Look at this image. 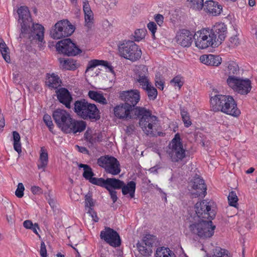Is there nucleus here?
Returning a JSON list of instances; mask_svg holds the SVG:
<instances>
[{
    "mask_svg": "<svg viewBox=\"0 0 257 257\" xmlns=\"http://www.w3.org/2000/svg\"><path fill=\"white\" fill-rule=\"evenodd\" d=\"M52 117L58 127L66 134L80 133L86 128L85 121L75 120L64 109H56L53 112Z\"/></svg>",
    "mask_w": 257,
    "mask_h": 257,
    "instance_id": "nucleus-1",
    "label": "nucleus"
},
{
    "mask_svg": "<svg viewBox=\"0 0 257 257\" xmlns=\"http://www.w3.org/2000/svg\"><path fill=\"white\" fill-rule=\"evenodd\" d=\"M210 101L212 110L214 112L221 111L233 116H237L240 113L231 96L217 94L211 96Z\"/></svg>",
    "mask_w": 257,
    "mask_h": 257,
    "instance_id": "nucleus-2",
    "label": "nucleus"
},
{
    "mask_svg": "<svg viewBox=\"0 0 257 257\" xmlns=\"http://www.w3.org/2000/svg\"><path fill=\"white\" fill-rule=\"evenodd\" d=\"M137 118H139V125L145 134L151 137L163 136L158 131V119L152 114L151 111L142 107L138 110Z\"/></svg>",
    "mask_w": 257,
    "mask_h": 257,
    "instance_id": "nucleus-3",
    "label": "nucleus"
},
{
    "mask_svg": "<svg viewBox=\"0 0 257 257\" xmlns=\"http://www.w3.org/2000/svg\"><path fill=\"white\" fill-rule=\"evenodd\" d=\"M74 111L84 119L96 121L100 118L99 109L94 104L89 103L85 99L75 101Z\"/></svg>",
    "mask_w": 257,
    "mask_h": 257,
    "instance_id": "nucleus-4",
    "label": "nucleus"
},
{
    "mask_svg": "<svg viewBox=\"0 0 257 257\" xmlns=\"http://www.w3.org/2000/svg\"><path fill=\"white\" fill-rule=\"evenodd\" d=\"M189 228L193 234L201 238L206 239L213 236L215 226L213 225L212 220H197V221L192 222Z\"/></svg>",
    "mask_w": 257,
    "mask_h": 257,
    "instance_id": "nucleus-5",
    "label": "nucleus"
},
{
    "mask_svg": "<svg viewBox=\"0 0 257 257\" xmlns=\"http://www.w3.org/2000/svg\"><path fill=\"white\" fill-rule=\"evenodd\" d=\"M119 55L133 62L139 60L142 55V51L139 46L133 41H124L118 45Z\"/></svg>",
    "mask_w": 257,
    "mask_h": 257,
    "instance_id": "nucleus-6",
    "label": "nucleus"
},
{
    "mask_svg": "<svg viewBox=\"0 0 257 257\" xmlns=\"http://www.w3.org/2000/svg\"><path fill=\"white\" fill-rule=\"evenodd\" d=\"M195 209L198 220H203V219L212 220L215 218L216 214L214 202L207 201L206 200L196 203Z\"/></svg>",
    "mask_w": 257,
    "mask_h": 257,
    "instance_id": "nucleus-7",
    "label": "nucleus"
},
{
    "mask_svg": "<svg viewBox=\"0 0 257 257\" xmlns=\"http://www.w3.org/2000/svg\"><path fill=\"white\" fill-rule=\"evenodd\" d=\"M75 27L67 20L59 21L55 25V29L51 31L50 35L54 39H60L71 36Z\"/></svg>",
    "mask_w": 257,
    "mask_h": 257,
    "instance_id": "nucleus-8",
    "label": "nucleus"
},
{
    "mask_svg": "<svg viewBox=\"0 0 257 257\" xmlns=\"http://www.w3.org/2000/svg\"><path fill=\"white\" fill-rule=\"evenodd\" d=\"M97 163L99 166L104 168L107 173L116 175L120 172L119 162L114 157L109 155L101 156L97 159Z\"/></svg>",
    "mask_w": 257,
    "mask_h": 257,
    "instance_id": "nucleus-9",
    "label": "nucleus"
},
{
    "mask_svg": "<svg viewBox=\"0 0 257 257\" xmlns=\"http://www.w3.org/2000/svg\"><path fill=\"white\" fill-rule=\"evenodd\" d=\"M227 83L235 92L241 95H246L251 90V81L248 79H241L236 76H229Z\"/></svg>",
    "mask_w": 257,
    "mask_h": 257,
    "instance_id": "nucleus-10",
    "label": "nucleus"
},
{
    "mask_svg": "<svg viewBox=\"0 0 257 257\" xmlns=\"http://www.w3.org/2000/svg\"><path fill=\"white\" fill-rule=\"evenodd\" d=\"M57 51L67 56H76L82 52V51L72 42L69 38L59 41L56 45Z\"/></svg>",
    "mask_w": 257,
    "mask_h": 257,
    "instance_id": "nucleus-11",
    "label": "nucleus"
},
{
    "mask_svg": "<svg viewBox=\"0 0 257 257\" xmlns=\"http://www.w3.org/2000/svg\"><path fill=\"white\" fill-rule=\"evenodd\" d=\"M208 30L214 48L219 46L224 41L227 34V28L224 23H216L211 29L208 28Z\"/></svg>",
    "mask_w": 257,
    "mask_h": 257,
    "instance_id": "nucleus-12",
    "label": "nucleus"
},
{
    "mask_svg": "<svg viewBox=\"0 0 257 257\" xmlns=\"http://www.w3.org/2000/svg\"><path fill=\"white\" fill-rule=\"evenodd\" d=\"M193 39L196 47L199 49H206L209 47L214 48L208 28H204L196 32L194 34Z\"/></svg>",
    "mask_w": 257,
    "mask_h": 257,
    "instance_id": "nucleus-13",
    "label": "nucleus"
},
{
    "mask_svg": "<svg viewBox=\"0 0 257 257\" xmlns=\"http://www.w3.org/2000/svg\"><path fill=\"white\" fill-rule=\"evenodd\" d=\"M119 98L124 104L130 106V108L135 109L137 108L136 105L140 100V92L137 89L120 91Z\"/></svg>",
    "mask_w": 257,
    "mask_h": 257,
    "instance_id": "nucleus-14",
    "label": "nucleus"
},
{
    "mask_svg": "<svg viewBox=\"0 0 257 257\" xmlns=\"http://www.w3.org/2000/svg\"><path fill=\"white\" fill-rule=\"evenodd\" d=\"M142 107H137V108L133 109L124 103L116 106L114 108V114L115 116L119 118H125L126 119L137 118L138 114V110H140Z\"/></svg>",
    "mask_w": 257,
    "mask_h": 257,
    "instance_id": "nucleus-15",
    "label": "nucleus"
},
{
    "mask_svg": "<svg viewBox=\"0 0 257 257\" xmlns=\"http://www.w3.org/2000/svg\"><path fill=\"white\" fill-rule=\"evenodd\" d=\"M186 152L183 146H169L167 153L173 163L184 165L186 163L184 160L187 156Z\"/></svg>",
    "mask_w": 257,
    "mask_h": 257,
    "instance_id": "nucleus-16",
    "label": "nucleus"
},
{
    "mask_svg": "<svg viewBox=\"0 0 257 257\" xmlns=\"http://www.w3.org/2000/svg\"><path fill=\"white\" fill-rule=\"evenodd\" d=\"M100 237L113 247H118L121 244V239L118 233L110 227H105L104 230L100 232Z\"/></svg>",
    "mask_w": 257,
    "mask_h": 257,
    "instance_id": "nucleus-17",
    "label": "nucleus"
},
{
    "mask_svg": "<svg viewBox=\"0 0 257 257\" xmlns=\"http://www.w3.org/2000/svg\"><path fill=\"white\" fill-rule=\"evenodd\" d=\"M31 24L28 25V30L24 34L22 38L28 37L31 41L36 40L42 42L44 40V28L39 24L33 23L32 27H31Z\"/></svg>",
    "mask_w": 257,
    "mask_h": 257,
    "instance_id": "nucleus-18",
    "label": "nucleus"
},
{
    "mask_svg": "<svg viewBox=\"0 0 257 257\" xmlns=\"http://www.w3.org/2000/svg\"><path fill=\"white\" fill-rule=\"evenodd\" d=\"M17 13L19 15V21H22L21 22V32L20 34L19 38L22 39L24 34L27 33L28 30L27 29L28 25L31 24L32 19L30 16V13L29 9L26 6H21L18 9Z\"/></svg>",
    "mask_w": 257,
    "mask_h": 257,
    "instance_id": "nucleus-19",
    "label": "nucleus"
},
{
    "mask_svg": "<svg viewBox=\"0 0 257 257\" xmlns=\"http://www.w3.org/2000/svg\"><path fill=\"white\" fill-rule=\"evenodd\" d=\"M79 168L83 169V177L90 183L97 186H103L105 183L108 182V180L102 178L93 177L95 175L92 168L88 165L80 164L78 165Z\"/></svg>",
    "mask_w": 257,
    "mask_h": 257,
    "instance_id": "nucleus-20",
    "label": "nucleus"
},
{
    "mask_svg": "<svg viewBox=\"0 0 257 257\" xmlns=\"http://www.w3.org/2000/svg\"><path fill=\"white\" fill-rule=\"evenodd\" d=\"M108 182L106 183L103 186H100L107 189L110 194L111 199L113 203H115L117 199L116 192L113 189H120L122 187L123 181L114 178H108Z\"/></svg>",
    "mask_w": 257,
    "mask_h": 257,
    "instance_id": "nucleus-21",
    "label": "nucleus"
},
{
    "mask_svg": "<svg viewBox=\"0 0 257 257\" xmlns=\"http://www.w3.org/2000/svg\"><path fill=\"white\" fill-rule=\"evenodd\" d=\"M55 92L59 102L65 105L66 108H71L73 98L69 91L66 88L61 87L56 90Z\"/></svg>",
    "mask_w": 257,
    "mask_h": 257,
    "instance_id": "nucleus-22",
    "label": "nucleus"
},
{
    "mask_svg": "<svg viewBox=\"0 0 257 257\" xmlns=\"http://www.w3.org/2000/svg\"><path fill=\"white\" fill-rule=\"evenodd\" d=\"M193 36L189 30L183 29L177 34V42L183 47H189L192 43Z\"/></svg>",
    "mask_w": 257,
    "mask_h": 257,
    "instance_id": "nucleus-23",
    "label": "nucleus"
},
{
    "mask_svg": "<svg viewBox=\"0 0 257 257\" xmlns=\"http://www.w3.org/2000/svg\"><path fill=\"white\" fill-rule=\"evenodd\" d=\"M192 188L196 192L193 193L195 197H204L206 193V187L204 181L199 177H195L192 181Z\"/></svg>",
    "mask_w": 257,
    "mask_h": 257,
    "instance_id": "nucleus-24",
    "label": "nucleus"
},
{
    "mask_svg": "<svg viewBox=\"0 0 257 257\" xmlns=\"http://www.w3.org/2000/svg\"><path fill=\"white\" fill-rule=\"evenodd\" d=\"M62 83V80L57 74L54 73L46 74L45 85L49 89L57 90L61 86Z\"/></svg>",
    "mask_w": 257,
    "mask_h": 257,
    "instance_id": "nucleus-25",
    "label": "nucleus"
},
{
    "mask_svg": "<svg viewBox=\"0 0 257 257\" xmlns=\"http://www.w3.org/2000/svg\"><path fill=\"white\" fill-rule=\"evenodd\" d=\"M204 11L212 15L213 16H216L220 14L222 11V6L218 5L217 3L213 1H207L204 4Z\"/></svg>",
    "mask_w": 257,
    "mask_h": 257,
    "instance_id": "nucleus-26",
    "label": "nucleus"
},
{
    "mask_svg": "<svg viewBox=\"0 0 257 257\" xmlns=\"http://www.w3.org/2000/svg\"><path fill=\"white\" fill-rule=\"evenodd\" d=\"M200 60L204 64L213 66H218L222 61V59L219 56L212 54L202 55L200 57Z\"/></svg>",
    "mask_w": 257,
    "mask_h": 257,
    "instance_id": "nucleus-27",
    "label": "nucleus"
},
{
    "mask_svg": "<svg viewBox=\"0 0 257 257\" xmlns=\"http://www.w3.org/2000/svg\"><path fill=\"white\" fill-rule=\"evenodd\" d=\"M83 8L84 13L85 26L88 29H91L93 23V14L88 1L83 2Z\"/></svg>",
    "mask_w": 257,
    "mask_h": 257,
    "instance_id": "nucleus-28",
    "label": "nucleus"
},
{
    "mask_svg": "<svg viewBox=\"0 0 257 257\" xmlns=\"http://www.w3.org/2000/svg\"><path fill=\"white\" fill-rule=\"evenodd\" d=\"M136 187V183L133 181L128 182L126 185L123 182L122 187L120 189L122 190L123 195H125L129 194L130 197L132 198L135 196Z\"/></svg>",
    "mask_w": 257,
    "mask_h": 257,
    "instance_id": "nucleus-29",
    "label": "nucleus"
},
{
    "mask_svg": "<svg viewBox=\"0 0 257 257\" xmlns=\"http://www.w3.org/2000/svg\"><path fill=\"white\" fill-rule=\"evenodd\" d=\"M88 96L91 99L102 104H106L107 101L101 92L89 90Z\"/></svg>",
    "mask_w": 257,
    "mask_h": 257,
    "instance_id": "nucleus-30",
    "label": "nucleus"
},
{
    "mask_svg": "<svg viewBox=\"0 0 257 257\" xmlns=\"http://www.w3.org/2000/svg\"><path fill=\"white\" fill-rule=\"evenodd\" d=\"M41 153L40 155V163L38 164V167L39 169L45 170L48 162V155L47 150L44 147L41 148Z\"/></svg>",
    "mask_w": 257,
    "mask_h": 257,
    "instance_id": "nucleus-31",
    "label": "nucleus"
},
{
    "mask_svg": "<svg viewBox=\"0 0 257 257\" xmlns=\"http://www.w3.org/2000/svg\"><path fill=\"white\" fill-rule=\"evenodd\" d=\"M137 247L139 251V254L138 255L142 257H148L150 256L152 253V249L143 244L140 241H139L137 243Z\"/></svg>",
    "mask_w": 257,
    "mask_h": 257,
    "instance_id": "nucleus-32",
    "label": "nucleus"
},
{
    "mask_svg": "<svg viewBox=\"0 0 257 257\" xmlns=\"http://www.w3.org/2000/svg\"><path fill=\"white\" fill-rule=\"evenodd\" d=\"M156 257H176L175 253L169 248L162 247L158 248L156 253Z\"/></svg>",
    "mask_w": 257,
    "mask_h": 257,
    "instance_id": "nucleus-33",
    "label": "nucleus"
},
{
    "mask_svg": "<svg viewBox=\"0 0 257 257\" xmlns=\"http://www.w3.org/2000/svg\"><path fill=\"white\" fill-rule=\"evenodd\" d=\"M13 138L14 141V148L19 154L22 152V147L20 143V135L17 131L13 132Z\"/></svg>",
    "mask_w": 257,
    "mask_h": 257,
    "instance_id": "nucleus-34",
    "label": "nucleus"
},
{
    "mask_svg": "<svg viewBox=\"0 0 257 257\" xmlns=\"http://www.w3.org/2000/svg\"><path fill=\"white\" fill-rule=\"evenodd\" d=\"M9 50V49L4 41L0 42V52L3 58L7 63H10L11 61Z\"/></svg>",
    "mask_w": 257,
    "mask_h": 257,
    "instance_id": "nucleus-35",
    "label": "nucleus"
},
{
    "mask_svg": "<svg viewBox=\"0 0 257 257\" xmlns=\"http://www.w3.org/2000/svg\"><path fill=\"white\" fill-rule=\"evenodd\" d=\"M212 255L209 257H230L229 251L219 247H216L212 251Z\"/></svg>",
    "mask_w": 257,
    "mask_h": 257,
    "instance_id": "nucleus-36",
    "label": "nucleus"
},
{
    "mask_svg": "<svg viewBox=\"0 0 257 257\" xmlns=\"http://www.w3.org/2000/svg\"><path fill=\"white\" fill-rule=\"evenodd\" d=\"M147 93L148 97L150 100H155L157 96L158 92L157 89L151 84L148 86L144 89Z\"/></svg>",
    "mask_w": 257,
    "mask_h": 257,
    "instance_id": "nucleus-37",
    "label": "nucleus"
},
{
    "mask_svg": "<svg viewBox=\"0 0 257 257\" xmlns=\"http://www.w3.org/2000/svg\"><path fill=\"white\" fill-rule=\"evenodd\" d=\"M104 63H105L104 60H99L97 59L91 60L88 63L85 72L86 73L97 66L104 65Z\"/></svg>",
    "mask_w": 257,
    "mask_h": 257,
    "instance_id": "nucleus-38",
    "label": "nucleus"
},
{
    "mask_svg": "<svg viewBox=\"0 0 257 257\" xmlns=\"http://www.w3.org/2000/svg\"><path fill=\"white\" fill-rule=\"evenodd\" d=\"M59 60L64 68L68 70H74L75 68L73 60L60 59Z\"/></svg>",
    "mask_w": 257,
    "mask_h": 257,
    "instance_id": "nucleus-39",
    "label": "nucleus"
},
{
    "mask_svg": "<svg viewBox=\"0 0 257 257\" xmlns=\"http://www.w3.org/2000/svg\"><path fill=\"white\" fill-rule=\"evenodd\" d=\"M227 71L229 76H234V75L237 74L239 71L237 64L234 62H231L227 66Z\"/></svg>",
    "mask_w": 257,
    "mask_h": 257,
    "instance_id": "nucleus-40",
    "label": "nucleus"
},
{
    "mask_svg": "<svg viewBox=\"0 0 257 257\" xmlns=\"http://www.w3.org/2000/svg\"><path fill=\"white\" fill-rule=\"evenodd\" d=\"M229 204L233 207H236L237 204L238 198L235 191H231L228 196Z\"/></svg>",
    "mask_w": 257,
    "mask_h": 257,
    "instance_id": "nucleus-41",
    "label": "nucleus"
},
{
    "mask_svg": "<svg viewBox=\"0 0 257 257\" xmlns=\"http://www.w3.org/2000/svg\"><path fill=\"white\" fill-rule=\"evenodd\" d=\"M146 30L144 29H139L135 31L134 33V40L135 41L139 42L145 37Z\"/></svg>",
    "mask_w": 257,
    "mask_h": 257,
    "instance_id": "nucleus-42",
    "label": "nucleus"
},
{
    "mask_svg": "<svg viewBox=\"0 0 257 257\" xmlns=\"http://www.w3.org/2000/svg\"><path fill=\"white\" fill-rule=\"evenodd\" d=\"M181 115L184 125L186 127H189L192 122L190 120V116L188 112L184 109L181 110Z\"/></svg>",
    "mask_w": 257,
    "mask_h": 257,
    "instance_id": "nucleus-43",
    "label": "nucleus"
},
{
    "mask_svg": "<svg viewBox=\"0 0 257 257\" xmlns=\"http://www.w3.org/2000/svg\"><path fill=\"white\" fill-rule=\"evenodd\" d=\"M191 3V7L195 10H201L204 6V0H187Z\"/></svg>",
    "mask_w": 257,
    "mask_h": 257,
    "instance_id": "nucleus-44",
    "label": "nucleus"
},
{
    "mask_svg": "<svg viewBox=\"0 0 257 257\" xmlns=\"http://www.w3.org/2000/svg\"><path fill=\"white\" fill-rule=\"evenodd\" d=\"M136 80L143 89L151 84L147 76H142L140 78H136Z\"/></svg>",
    "mask_w": 257,
    "mask_h": 257,
    "instance_id": "nucleus-45",
    "label": "nucleus"
},
{
    "mask_svg": "<svg viewBox=\"0 0 257 257\" xmlns=\"http://www.w3.org/2000/svg\"><path fill=\"white\" fill-rule=\"evenodd\" d=\"M43 121L49 128V131L50 132H52V130L54 128V124L51 116L48 114H44L43 116Z\"/></svg>",
    "mask_w": 257,
    "mask_h": 257,
    "instance_id": "nucleus-46",
    "label": "nucleus"
},
{
    "mask_svg": "<svg viewBox=\"0 0 257 257\" xmlns=\"http://www.w3.org/2000/svg\"><path fill=\"white\" fill-rule=\"evenodd\" d=\"M140 242H142L143 244H144L148 247H149V248H151V249H152L154 241L150 235H147L145 236L143 240Z\"/></svg>",
    "mask_w": 257,
    "mask_h": 257,
    "instance_id": "nucleus-47",
    "label": "nucleus"
},
{
    "mask_svg": "<svg viewBox=\"0 0 257 257\" xmlns=\"http://www.w3.org/2000/svg\"><path fill=\"white\" fill-rule=\"evenodd\" d=\"M170 83L174 87H178L179 89H180L183 85V82L181 80V77L179 76H177L172 79L170 81Z\"/></svg>",
    "mask_w": 257,
    "mask_h": 257,
    "instance_id": "nucleus-48",
    "label": "nucleus"
},
{
    "mask_svg": "<svg viewBox=\"0 0 257 257\" xmlns=\"http://www.w3.org/2000/svg\"><path fill=\"white\" fill-rule=\"evenodd\" d=\"M183 146V144L181 141V138L179 134L177 133L175 135L174 138L171 141L170 146Z\"/></svg>",
    "mask_w": 257,
    "mask_h": 257,
    "instance_id": "nucleus-49",
    "label": "nucleus"
},
{
    "mask_svg": "<svg viewBox=\"0 0 257 257\" xmlns=\"http://www.w3.org/2000/svg\"><path fill=\"white\" fill-rule=\"evenodd\" d=\"M25 190L24 186L23 183H19L18 185L17 189L15 192V194L18 198H22L24 196V191Z\"/></svg>",
    "mask_w": 257,
    "mask_h": 257,
    "instance_id": "nucleus-50",
    "label": "nucleus"
},
{
    "mask_svg": "<svg viewBox=\"0 0 257 257\" xmlns=\"http://www.w3.org/2000/svg\"><path fill=\"white\" fill-rule=\"evenodd\" d=\"M148 74V68L147 66L143 65L139 67L138 72L137 74L136 78H140V76H147Z\"/></svg>",
    "mask_w": 257,
    "mask_h": 257,
    "instance_id": "nucleus-51",
    "label": "nucleus"
},
{
    "mask_svg": "<svg viewBox=\"0 0 257 257\" xmlns=\"http://www.w3.org/2000/svg\"><path fill=\"white\" fill-rule=\"evenodd\" d=\"M85 140L88 142L91 145L96 143V138L92 136L91 134L88 132H86L84 136Z\"/></svg>",
    "mask_w": 257,
    "mask_h": 257,
    "instance_id": "nucleus-52",
    "label": "nucleus"
},
{
    "mask_svg": "<svg viewBox=\"0 0 257 257\" xmlns=\"http://www.w3.org/2000/svg\"><path fill=\"white\" fill-rule=\"evenodd\" d=\"M147 27L149 31L152 33L153 37H155V34L157 30V25L154 22H149L147 25Z\"/></svg>",
    "mask_w": 257,
    "mask_h": 257,
    "instance_id": "nucleus-53",
    "label": "nucleus"
},
{
    "mask_svg": "<svg viewBox=\"0 0 257 257\" xmlns=\"http://www.w3.org/2000/svg\"><path fill=\"white\" fill-rule=\"evenodd\" d=\"M85 206L88 207L89 208H92L91 207L93 206L94 203L93 202V199L92 198L91 196L89 195V194H87L85 195Z\"/></svg>",
    "mask_w": 257,
    "mask_h": 257,
    "instance_id": "nucleus-54",
    "label": "nucleus"
},
{
    "mask_svg": "<svg viewBox=\"0 0 257 257\" xmlns=\"http://www.w3.org/2000/svg\"><path fill=\"white\" fill-rule=\"evenodd\" d=\"M40 253L42 257H47V256L46 247L44 241H41V242Z\"/></svg>",
    "mask_w": 257,
    "mask_h": 257,
    "instance_id": "nucleus-55",
    "label": "nucleus"
},
{
    "mask_svg": "<svg viewBox=\"0 0 257 257\" xmlns=\"http://www.w3.org/2000/svg\"><path fill=\"white\" fill-rule=\"evenodd\" d=\"M154 19L156 22L159 26H161L164 23V19L163 15L159 14H157L155 16Z\"/></svg>",
    "mask_w": 257,
    "mask_h": 257,
    "instance_id": "nucleus-56",
    "label": "nucleus"
},
{
    "mask_svg": "<svg viewBox=\"0 0 257 257\" xmlns=\"http://www.w3.org/2000/svg\"><path fill=\"white\" fill-rule=\"evenodd\" d=\"M31 191L34 194H40L42 193V190L41 188L37 186H33L31 188Z\"/></svg>",
    "mask_w": 257,
    "mask_h": 257,
    "instance_id": "nucleus-57",
    "label": "nucleus"
},
{
    "mask_svg": "<svg viewBox=\"0 0 257 257\" xmlns=\"http://www.w3.org/2000/svg\"><path fill=\"white\" fill-rule=\"evenodd\" d=\"M88 212L90 213L95 222H97L99 220L98 217L97 216L96 213L94 212L92 208H89Z\"/></svg>",
    "mask_w": 257,
    "mask_h": 257,
    "instance_id": "nucleus-58",
    "label": "nucleus"
},
{
    "mask_svg": "<svg viewBox=\"0 0 257 257\" xmlns=\"http://www.w3.org/2000/svg\"><path fill=\"white\" fill-rule=\"evenodd\" d=\"M23 226L27 229H30L34 226V224L31 220H27L23 222Z\"/></svg>",
    "mask_w": 257,
    "mask_h": 257,
    "instance_id": "nucleus-59",
    "label": "nucleus"
},
{
    "mask_svg": "<svg viewBox=\"0 0 257 257\" xmlns=\"http://www.w3.org/2000/svg\"><path fill=\"white\" fill-rule=\"evenodd\" d=\"M135 129V125L133 124H131L126 127L125 132L127 134L131 135L134 132Z\"/></svg>",
    "mask_w": 257,
    "mask_h": 257,
    "instance_id": "nucleus-60",
    "label": "nucleus"
},
{
    "mask_svg": "<svg viewBox=\"0 0 257 257\" xmlns=\"http://www.w3.org/2000/svg\"><path fill=\"white\" fill-rule=\"evenodd\" d=\"M75 147L78 149V151L79 152L85 154H89V151L85 147L79 146L78 145H76Z\"/></svg>",
    "mask_w": 257,
    "mask_h": 257,
    "instance_id": "nucleus-61",
    "label": "nucleus"
},
{
    "mask_svg": "<svg viewBox=\"0 0 257 257\" xmlns=\"http://www.w3.org/2000/svg\"><path fill=\"white\" fill-rule=\"evenodd\" d=\"M105 63H104V65H102V66L105 67L106 68L108 69L109 72H110L112 74H114V71L113 70V67L107 61H105Z\"/></svg>",
    "mask_w": 257,
    "mask_h": 257,
    "instance_id": "nucleus-62",
    "label": "nucleus"
},
{
    "mask_svg": "<svg viewBox=\"0 0 257 257\" xmlns=\"http://www.w3.org/2000/svg\"><path fill=\"white\" fill-rule=\"evenodd\" d=\"M229 40L231 43L234 45H237L239 44V39L236 35L234 37H231Z\"/></svg>",
    "mask_w": 257,
    "mask_h": 257,
    "instance_id": "nucleus-63",
    "label": "nucleus"
},
{
    "mask_svg": "<svg viewBox=\"0 0 257 257\" xmlns=\"http://www.w3.org/2000/svg\"><path fill=\"white\" fill-rule=\"evenodd\" d=\"M48 201L51 208H54L56 207V202L54 199L50 198L48 199Z\"/></svg>",
    "mask_w": 257,
    "mask_h": 257,
    "instance_id": "nucleus-64",
    "label": "nucleus"
}]
</instances>
